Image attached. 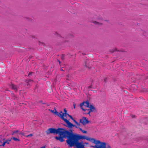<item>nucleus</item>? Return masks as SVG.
<instances>
[{
    "label": "nucleus",
    "instance_id": "nucleus-1",
    "mask_svg": "<svg viewBox=\"0 0 148 148\" xmlns=\"http://www.w3.org/2000/svg\"><path fill=\"white\" fill-rule=\"evenodd\" d=\"M75 136V137L73 138L71 141L70 140L68 142V145L70 147L74 146L76 148H84L83 142H78L79 140L84 139L95 144V145L93 146L94 148H101L103 142H101L99 140L79 134H76Z\"/></svg>",
    "mask_w": 148,
    "mask_h": 148
},
{
    "label": "nucleus",
    "instance_id": "nucleus-2",
    "mask_svg": "<svg viewBox=\"0 0 148 148\" xmlns=\"http://www.w3.org/2000/svg\"><path fill=\"white\" fill-rule=\"evenodd\" d=\"M46 132L47 134H59L60 136L63 138L67 137L68 139L66 140V142L68 145V142L70 140L71 141L73 138L75 137V136L76 134H73L65 129L61 128L57 129L53 128H50L47 130Z\"/></svg>",
    "mask_w": 148,
    "mask_h": 148
},
{
    "label": "nucleus",
    "instance_id": "nucleus-3",
    "mask_svg": "<svg viewBox=\"0 0 148 148\" xmlns=\"http://www.w3.org/2000/svg\"><path fill=\"white\" fill-rule=\"evenodd\" d=\"M51 111L55 114L57 115L58 116L60 117L67 124L66 126L69 128H71L73 127H75V125H73L70 123L69 120H67L66 118H67V115L68 114L67 113V111L65 108L64 109V113H63L62 111H60V113L56 111L54 112L53 111L51 110Z\"/></svg>",
    "mask_w": 148,
    "mask_h": 148
},
{
    "label": "nucleus",
    "instance_id": "nucleus-4",
    "mask_svg": "<svg viewBox=\"0 0 148 148\" xmlns=\"http://www.w3.org/2000/svg\"><path fill=\"white\" fill-rule=\"evenodd\" d=\"M81 109L84 111H86L85 114H88L90 116V113L95 111V108L93 106L90 105L88 101L83 102L80 104Z\"/></svg>",
    "mask_w": 148,
    "mask_h": 148
},
{
    "label": "nucleus",
    "instance_id": "nucleus-5",
    "mask_svg": "<svg viewBox=\"0 0 148 148\" xmlns=\"http://www.w3.org/2000/svg\"><path fill=\"white\" fill-rule=\"evenodd\" d=\"M88 122V120L86 119V118L85 117H83L82 119H80V123H81L82 124L84 125L87 124ZM80 125H79V126Z\"/></svg>",
    "mask_w": 148,
    "mask_h": 148
},
{
    "label": "nucleus",
    "instance_id": "nucleus-6",
    "mask_svg": "<svg viewBox=\"0 0 148 148\" xmlns=\"http://www.w3.org/2000/svg\"><path fill=\"white\" fill-rule=\"evenodd\" d=\"M16 134L18 135H22V136H25L24 133L20 132L18 130L14 131L12 133V134Z\"/></svg>",
    "mask_w": 148,
    "mask_h": 148
},
{
    "label": "nucleus",
    "instance_id": "nucleus-7",
    "mask_svg": "<svg viewBox=\"0 0 148 148\" xmlns=\"http://www.w3.org/2000/svg\"><path fill=\"white\" fill-rule=\"evenodd\" d=\"M55 138H56L57 140H59L61 142H62L64 141V140L63 137L62 136H56L55 137Z\"/></svg>",
    "mask_w": 148,
    "mask_h": 148
},
{
    "label": "nucleus",
    "instance_id": "nucleus-8",
    "mask_svg": "<svg viewBox=\"0 0 148 148\" xmlns=\"http://www.w3.org/2000/svg\"><path fill=\"white\" fill-rule=\"evenodd\" d=\"M67 116H69L72 120H73V121L75 122V123L77 125H79V123H78L75 120L73 119V118L71 116L69 115V114H68L67 115Z\"/></svg>",
    "mask_w": 148,
    "mask_h": 148
},
{
    "label": "nucleus",
    "instance_id": "nucleus-9",
    "mask_svg": "<svg viewBox=\"0 0 148 148\" xmlns=\"http://www.w3.org/2000/svg\"><path fill=\"white\" fill-rule=\"evenodd\" d=\"M10 141V140H6L5 141H4L3 142H1V144H0V146H4L5 143H7L8 144H9V141Z\"/></svg>",
    "mask_w": 148,
    "mask_h": 148
},
{
    "label": "nucleus",
    "instance_id": "nucleus-10",
    "mask_svg": "<svg viewBox=\"0 0 148 148\" xmlns=\"http://www.w3.org/2000/svg\"><path fill=\"white\" fill-rule=\"evenodd\" d=\"M101 145V148H110V146H108V147L106 148V144L104 142H103Z\"/></svg>",
    "mask_w": 148,
    "mask_h": 148
},
{
    "label": "nucleus",
    "instance_id": "nucleus-11",
    "mask_svg": "<svg viewBox=\"0 0 148 148\" xmlns=\"http://www.w3.org/2000/svg\"><path fill=\"white\" fill-rule=\"evenodd\" d=\"M10 87L14 90H17V87L14 84H12L10 86Z\"/></svg>",
    "mask_w": 148,
    "mask_h": 148
},
{
    "label": "nucleus",
    "instance_id": "nucleus-12",
    "mask_svg": "<svg viewBox=\"0 0 148 148\" xmlns=\"http://www.w3.org/2000/svg\"><path fill=\"white\" fill-rule=\"evenodd\" d=\"M93 23L94 24H96L97 25H98V26L101 25L102 24V23L98 22L96 21H94L93 22Z\"/></svg>",
    "mask_w": 148,
    "mask_h": 148
},
{
    "label": "nucleus",
    "instance_id": "nucleus-13",
    "mask_svg": "<svg viewBox=\"0 0 148 148\" xmlns=\"http://www.w3.org/2000/svg\"><path fill=\"white\" fill-rule=\"evenodd\" d=\"M12 139L13 140H14L15 141H19V139H18L17 138H14V137Z\"/></svg>",
    "mask_w": 148,
    "mask_h": 148
},
{
    "label": "nucleus",
    "instance_id": "nucleus-14",
    "mask_svg": "<svg viewBox=\"0 0 148 148\" xmlns=\"http://www.w3.org/2000/svg\"><path fill=\"white\" fill-rule=\"evenodd\" d=\"M33 136V135L32 134H29V135H27V136H26L25 135V136H26V137H29V136Z\"/></svg>",
    "mask_w": 148,
    "mask_h": 148
},
{
    "label": "nucleus",
    "instance_id": "nucleus-15",
    "mask_svg": "<svg viewBox=\"0 0 148 148\" xmlns=\"http://www.w3.org/2000/svg\"><path fill=\"white\" fill-rule=\"evenodd\" d=\"M83 133L86 134L87 133V132L86 131H84L83 130L82 132Z\"/></svg>",
    "mask_w": 148,
    "mask_h": 148
},
{
    "label": "nucleus",
    "instance_id": "nucleus-16",
    "mask_svg": "<svg viewBox=\"0 0 148 148\" xmlns=\"http://www.w3.org/2000/svg\"><path fill=\"white\" fill-rule=\"evenodd\" d=\"M40 148H45V146H43L41 147Z\"/></svg>",
    "mask_w": 148,
    "mask_h": 148
},
{
    "label": "nucleus",
    "instance_id": "nucleus-17",
    "mask_svg": "<svg viewBox=\"0 0 148 148\" xmlns=\"http://www.w3.org/2000/svg\"><path fill=\"white\" fill-rule=\"evenodd\" d=\"M73 105V106H74V108H75V104H74Z\"/></svg>",
    "mask_w": 148,
    "mask_h": 148
},
{
    "label": "nucleus",
    "instance_id": "nucleus-18",
    "mask_svg": "<svg viewBox=\"0 0 148 148\" xmlns=\"http://www.w3.org/2000/svg\"><path fill=\"white\" fill-rule=\"evenodd\" d=\"M79 129L82 132L83 130L81 128H79Z\"/></svg>",
    "mask_w": 148,
    "mask_h": 148
},
{
    "label": "nucleus",
    "instance_id": "nucleus-19",
    "mask_svg": "<svg viewBox=\"0 0 148 148\" xmlns=\"http://www.w3.org/2000/svg\"><path fill=\"white\" fill-rule=\"evenodd\" d=\"M134 116H134V115H132V117H134Z\"/></svg>",
    "mask_w": 148,
    "mask_h": 148
},
{
    "label": "nucleus",
    "instance_id": "nucleus-20",
    "mask_svg": "<svg viewBox=\"0 0 148 148\" xmlns=\"http://www.w3.org/2000/svg\"><path fill=\"white\" fill-rule=\"evenodd\" d=\"M75 127H76V128H77V126H75Z\"/></svg>",
    "mask_w": 148,
    "mask_h": 148
},
{
    "label": "nucleus",
    "instance_id": "nucleus-21",
    "mask_svg": "<svg viewBox=\"0 0 148 148\" xmlns=\"http://www.w3.org/2000/svg\"><path fill=\"white\" fill-rule=\"evenodd\" d=\"M1 141H0V143L1 142Z\"/></svg>",
    "mask_w": 148,
    "mask_h": 148
}]
</instances>
